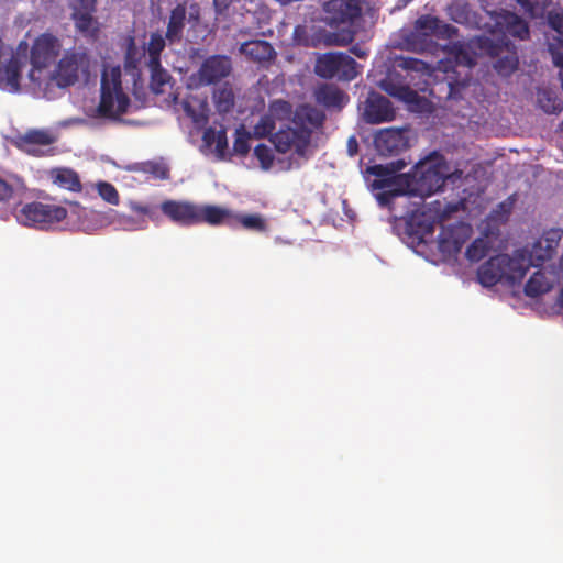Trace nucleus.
<instances>
[{"mask_svg":"<svg viewBox=\"0 0 563 563\" xmlns=\"http://www.w3.org/2000/svg\"><path fill=\"white\" fill-rule=\"evenodd\" d=\"M449 176V166L443 157L418 163L412 173L399 174L390 179V189L382 195L390 197H417L421 205L426 198L440 191Z\"/></svg>","mask_w":563,"mask_h":563,"instance_id":"obj_1","label":"nucleus"},{"mask_svg":"<svg viewBox=\"0 0 563 563\" xmlns=\"http://www.w3.org/2000/svg\"><path fill=\"white\" fill-rule=\"evenodd\" d=\"M325 114L310 104H300L294 111L292 126L279 129L272 135V143L279 153L294 151L298 156L307 158V151L312 134L323 125Z\"/></svg>","mask_w":563,"mask_h":563,"instance_id":"obj_2","label":"nucleus"},{"mask_svg":"<svg viewBox=\"0 0 563 563\" xmlns=\"http://www.w3.org/2000/svg\"><path fill=\"white\" fill-rule=\"evenodd\" d=\"M531 264L525 250H516L512 255L498 254L478 267L477 280L487 288L498 283L515 286L521 283Z\"/></svg>","mask_w":563,"mask_h":563,"instance_id":"obj_3","label":"nucleus"},{"mask_svg":"<svg viewBox=\"0 0 563 563\" xmlns=\"http://www.w3.org/2000/svg\"><path fill=\"white\" fill-rule=\"evenodd\" d=\"M131 104L130 97L122 87L120 66L104 68L101 75L100 101L97 114L109 120H119Z\"/></svg>","mask_w":563,"mask_h":563,"instance_id":"obj_4","label":"nucleus"},{"mask_svg":"<svg viewBox=\"0 0 563 563\" xmlns=\"http://www.w3.org/2000/svg\"><path fill=\"white\" fill-rule=\"evenodd\" d=\"M14 216L24 227L44 230L65 220L67 210L54 203L32 201L16 209Z\"/></svg>","mask_w":563,"mask_h":563,"instance_id":"obj_5","label":"nucleus"},{"mask_svg":"<svg viewBox=\"0 0 563 563\" xmlns=\"http://www.w3.org/2000/svg\"><path fill=\"white\" fill-rule=\"evenodd\" d=\"M356 60L346 53L329 52L320 55L314 65V73L323 79L336 78L351 81L358 75Z\"/></svg>","mask_w":563,"mask_h":563,"instance_id":"obj_6","label":"nucleus"},{"mask_svg":"<svg viewBox=\"0 0 563 563\" xmlns=\"http://www.w3.org/2000/svg\"><path fill=\"white\" fill-rule=\"evenodd\" d=\"M233 71L232 58L224 54H214L206 57L190 80L196 87L217 85L231 76Z\"/></svg>","mask_w":563,"mask_h":563,"instance_id":"obj_7","label":"nucleus"},{"mask_svg":"<svg viewBox=\"0 0 563 563\" xmlns=\"http://www.w3.org/2000/svg\"><path fill=\"white\" fill-rule=\"evenodd\" d=\"M89 57L81 51H67L52 74V79L59 88L75 85L80 74L89 70Z\"/></svg>","mask_w":563,"mask_h":563,"instance_id":"obj_8","label":"nucleus"},{"mask_svg":"<svg viewBox=\"0 0 563 563\" xmlns=\"http://www.w3.org/2000/svg\"><path fill=\"white\" fill-rule=\"evenodd\" d=\"M60 48V41L52 33H43L34 40L30 54L32 69L29 73V77L32 81H40L36 71H41L54 63Z\"/></svg>","mask_w":563,"mask_h":563,"instance_id":"obj_9","label":"nucleus"},{"mask_svg":"<svg viewBox=\"0 0 563 563\" xmlns=\"http://www.w3.org/2000/svg\"><path fill=\"white\" fill-rule=\"evenodd\" d=\"M323 12L329 26H350L362 15V0H329L323 3Z\"/></svg>","mask_w":563,"mask_h":563,"instance_id":"obj_10","label":"nucleus"},{"mask_svg":"<svg viewBox=\"0 0 563 563\" xmlns=\"http://www.w3.org/2000/svg\"><path fill=\"white\" fill-rule=\"evenodd\" d=\"M471 227L459 223L444 228L438 238V249L443 260L454 258L468 239Z\"/></svg>","mask_w":563,"mask_h":563,"instance_id":"obj_11","label":"nucleus"},{"mask_svg":"<svg viewBox=\"0 0 563 563\" xmlns=\"http://www.w3.org/2000/svg\"><path fill=\"white\" fill-rule=\"evenodd\" d=\"M563 235V230L552 228L543 232L533 244L530 251H526L527 257L531 258V266H540L544 261L552 258Z\"/></svg>","mask_w":563,"mask_h":563,"instance_id":"obj_12","label":"nucleus"},{"mask_svg":"<svg viewBox=\"0 0 563 563\" xmlns=\"http://www.w3.org/2000/svg\"><path fill=\"white\" fill-rule=\"evenodd\" d=\"M162 213L172 222L190 227L198 224V205L187 200L168 199L161 203Z\"/></svg>","mask_w":563,"mask_h":563,"instance_id":"obj_13","label":"nucleus"},{"mask_svg":"<svg viewBox=\"0 0 563 563\" xmlns=\"http://www.w3.org/2000/svg\"><path fill=\"white\" fill-rule=\"evenodd\" d=\"M374 145L382 156H394L408 148L406 131L387 128L378 131L374 136Z\"/></svg>","mask_w":563,"mask_h":563,"instance_id":"obj_14","label":"nucleus"},{"mask_svg":"<svg viewBox=\"0 0 563 563\" xmlns=\"http://www.w3.org/2000/svg\"><path fill=\"white\" fill-rule=\"evenodd\" d=\"M57 141V136L49 130L31 129L16 139V146L33 156H42L45 152L42 147H47Z\"/></svg>","mask_w":563,"mask_h":563,"instance_id":"obj_15","label":"nucleus"},{"mask_svg":"<svg viewBox=\"0 0 563 563\" xmlns=\"http://www.w3.org/2000/svg\"><path fill=\"white\" fill-rule=\"evenodd\" d=\"M423 217L424 216L422 213L418 214L416 211H413L409 217H398V222L396 224L398 233L412 242H423L424 236L433 231V224L426 221Z\"/></svg>","mask_w":563,"mask_h":563,"instance_id":"obj_16","label":"nucleus"},{"mask_svg":"<svg viewBox=\"0 0 563 563\" xmlns=\"http://www.w3.org/2000/svg\"><path fill=\"white\" fill-rule=\"evenodd\" d=\"M394 118L395 110L390 101L377 92H371L365 104V121L371 124H378L391 121Z\"/></svg>","mask_w":563,"mask_h":563,"instance_id":"obj_17","label":"nucleus"},{"mask_svg":"<svg viewBox=\"0 0 563 563\" xmlns=\"http://www.w3.org/2000/svg\"><path fill=\"white\" fill-rule=\"evenodd\" d=\"M239 52L247 59L260 64H269L276 58V51L264 40H252L240 45Z\"/></svg>","mask_w":563,"mask_h":563,"instance_id":"obj_18","label":"nucleus"},{"mask_svg":"<svg viewBox=\"0 0 563 563\" xmlns=\"http://www.w3.org/2000/svg\"><path fill=\"white\" fill-rule=\"evenodd\" d=\"M380 88L389 96L408 104H418L422 99L408 84L398 81L394 74H389L380 81Z\"/></svg>","mask_w":563,"mask_h":563,"instance_id":"obj_19","label":"nucleus"},{"mask_svg":"<svg viewBox=\"0 0 563 563\" xmlns=\"http://www.w3.org/2000/svg\"><path fill=\"white\" fill-rule=\"evenodd\" d=\"M232 220L233 213L229 209L213 205H198V224L219 225L225 223L234 228Z\"/></svg>","mask_w":563,"mask_h":563,"instance_id":"obj_20","label":"nucleus"},{"mask_svg":"<svg viewBox=\"0 0 563 563\" xmlns=\"http://www.w3.org/2000/svg\"><path fill=\"white\" fill-rule=\"evenodd\" d=\"M317 101L328 109H342L349 101L347 95L340 88L324 84L316 91Z\"/></svg>","mask_w":563,"mask_h":563,"instance_id":"obj_21","label":"nucleus"},{"mask_svg":"<svg viewBox=\"0 0 563 563\" xmlns=\"http://www.w3.org/2000/svg\"><path fill=\"white\" fill-rule=\"evenodd\" d=\"M186 3L177 4L169 14V20L167 24V30L165 34V38L170 43L179 42L183 37V31L185 27L186 21Z\"/></svg>","mask_w":563,"mask_h":563,"instance_id":"obj_22","label":"nucleus"},{"mask_svg":"<svg viewBox=\"0 0 563 563\" xmlns=\"http://www.w3.org/2000/svg\"><path fill=\"white\" fill-rule=\"evenodd\" d=\"M95 12L70 15L76 31L88 41H96L99 37L100 24L93 16Z\"/></svg>","mask_w":563,"mask_h":563,"instance_id":"obj_23","label":"nucleus"},{"mask_svg":"<svg viewBox=\"0 0 563 563\" xmlns=\"http://www.w3.org/2000/svg\"><path fill=\"white\" fill-rule=\"evenodd\" d=\"M52 181L62 189L79 192L82 189L78 174L70 168H54L49 173Z\"/></svg>","mask_w":563,"mask_h":563,"instance_id":"obj_24","label":"nucleus"},{"mask_svg":"<svg viewBox=\"0 0 563 563\" xmlns=\"http://www.w3.org/2000/svg\"><path fill=\"white\" fill-rule=\"evenodd\" d=\"M553 280L542 271L534 272L525 286V294L534 298L548 292L552 288Z\"/></svg>","mask_w":563,"mask_h":563,"instance_id":"obj_25","label":"nucleus"},{"mask_svg":"<svg viewBox=\"0 0 563 563\" xmlns=\"http://www.w3.org/2000/svg\"><path fill=\"white\" fill-rule=\"evenodd\" d=\"M537 101L539 107L548 114H558L563 110V100L551 89H539Z\"/></svg>","mask_w":563,"mask_h":563,"instance_id":"obj_26","label":"nucleus"},{"mask_svg":"<svg viewBox=\"0 0 563 563\" xmlns=\"http://www.w3.org/2000/svg\"><path fill=\"white\" fill-rule=\"evenodd\" d=\"M506 32L521 41L528 40L530 36V30L528 23L516 13L508 12L505 18Z\"/></svg>","mask_w":563,"mask_h":563,"instance_id":"obj_27","label":"nucleus"},{"mask_svg":"<svg viewBox=\"0 0 563 563\" xmlns=\"http://www.w3.org/2000/svg\"><path fill=\"white\" fill-rule=\"evenodd\" d=\"M233 223L240 224L243 229L254 232H266L268 224L266 219L260 213H233Z\"/></svg>","mask_w":563,"mask_h":563,"instance_id":"obj_28","label":"nucleus"},{"mask_svg":"<svg viewBox=\"0 0 563 563\" xmlns=\"http://www.w3.org/2000/svg\"><path fill=\"white\" fill-rule=\"evenodd\" d=\"M213 102L219 113H229L235 103V97L231 85L225 82L213 91Z\"/></svg>","mask_w":563,"mask_h":563,"instance_id":"obj_29","label":"nucleus"},{"mask_svg":"<svg viewBox=\"0 0 563 563\" xmlns=\"http://www.w3.org/2000/svg\"><path fill=\"white\" fill-rule=\"evenodd\" d=\"M26 189L19 177L4 179L0 177V202H7Z\"/></svg>","mask_w":563,"mask_h":563,"instance_id":"obj_30","label":"nucleus"},{"mask_svg":"<svg viewBox=\"0 0 563 563\" xmlns=\"http://www.w3.org/2000/svg\"><path fill=\"white\" fill-rule=\"evenodd\" d=\"M166 46L165 38L158 32L152 33L147 43L148 66L158 67L161 63V54Z\"/></svg>","mask_w":563,"mask_h":563,"instance_id":"obj_31","label":"nucleus"},{"mask_svg":"<svg viewBox=\"0 0 563 563\" xmlns=\"http://www.w3.org/2000/svg\"><path fill=\"white\" fill-rule=\"evenodd\" d=\"M152 75L150 80V88L151 91L155 95H161L165 92V86L170 80V75L162 68V65L159 64L158 67L150 66Z\"/></svg>","mask_w":563,"mask_h":563,"instance_id":"obj_32","label":"nucleus"},{"mask_svg":"<svg viewBox=\"0 0 563 563\" xmlns=\"http://www.w3.org/2000/svg\"><path fill=\"white\" fill-rule=\"evenodd\" d=\"M251 132L243 125L239 126L234 132L233 154L245 157L251 150Z\"/></svg>","mask_w":563,"mask_h":563,"instance_id":"obj_33","label":"nucleus"},{"mask_svg":"<svg viewBox=\"0 0 563 563\" xmlns=\"http://www.w3.org/2000/svg\"><path fill=\"white\" fill-rule=\"evenodd\" d=\"M490 250V243L487 238L475 239L466 249L465 255L471 262H479Z\"/></svg>","mask_w":563,"mask_h":563,"instance_id":"obj_34","label":"nucleus"},{"mask_svg":"<svg viewBox=\"0 0 563 563\" xmlns=\"http://www.w3.org/2000/svg\"><path fill=\"white\" fill-rule=\"evenodd\" d=\"M548 51L552 57V63L559 68V79L563 90V38L553 37V41L549 43Z\"/></svg>","mask_w":563,"mask_h":563,"instance_id":"obj_35","label":"nucleus"},{"mask_svg":"<svg viewBox=\"0 0 563 563\" xmlns=\"http://www.w3.org/2000/svg\"><path fill=\"white\" fill-rule=\"evenodd\" d=\"M518 57L515 54H509L498 58L494 64V69L503 77L510 76L518 68Z\"/></svg>","mask_w":563,"mask_h":563,"instance_id":"obj_36","label":"nucleus"},{"mask_svg":"<svg viewBox=\"0 0 563 563\" xmlns=\"http://www.w3.org/2000/svg\"><path fill=\"white\" fill-rule=\"evenodd\" d=\"M397 66L405 70L420 74H429L431 70L428 63L415 57H399L397 59Z\"/></svg>","mask_w":563,"mask_h":563,"instance_id":"obj_37","label":"nucleus"},{"mask_svg":"<svg viewBox=\"0 0 563 563\" xmlns=\"http://www.w3.org/2000/svg\"><path fill=\"white\" fill-rule=\"evenodd\" d=\"M142 172L152 175L156 179H168L169 168L164 162L148 161L142 164Z\"/></svg>","mask_w":563,"mask_h":563,"instance_id":"obj_38","label":"nucleus"},{"mask_svg":"<svg viewBox=\"0 0 563 563\" xmlns=\"http://www.w3.org/2000/svg\"><path fill=\"white\" fill-rule=\"evenodd\" d=\"M275 120L272 115H263L260 121L254 125L253 134L257 139H264L272 135L275 130Z\"/></svg>","mask_w":563,"mask_h":563,"instance_id":"obj_39","label":"nucleus"},{"mask_svg":"<svg viewBox=\"0 0 563 563\" xmlns=\"http://www.w3.org/2000/svg\"><path fill=\"white\" fill-rule=\"evenodd\" d=\"M439 22V18L424 14L418 18L415 22V29L420 31L422 34L429 36L434 35V31L437 30Z\"/></svg>","mask_w":563,"mask_h":563,"instance_id":"obj_40","label":"nucleus"},{"mask_svg":"<svg viewBox=\"0 0 563 563\" xmlns=\"http://www.w3.org/2000/svg\"><path fill=\"white\" fill-rule=\"evenodd\" d=\"M254 156L258 159L262 169L268 170L273 166L274 154L267 145H256L254 148Z\"/></svg>","mask_w":563,"mask_h":563,"instance_id":"obj_41","label":"nucleus"},{"mask_svg":"<svg viewBox=\"0 0 563 563\" xmlns=\"http://www.w3.org/2000/svg\"><path fill=\"white\" fill-rule=\"evenodd\" d=\"M98 194L100 197L110 205H119L120 197L117 188L107 181H100L97 185Z\"/></svg>","mask_w":563,"mask_h":563,"instance_id":"obj_42","label":"nucleus"},{"mask_svg":"<svg viewBox=\"0 0 563 563\" xmlns=\"http://www.w3.org/2000/svg\"><path fill=\"white\" fill-rule=\"evenodd\" d=\"M271 115L279 120L288 119L292 113V106L286 100H274L269 104Z\"/></svg>","mask_w":563,"mask_h":563,"instance_id":"obj_43","label":"nucleus"},{"mask_svg":"<svg viewBox=\"0 0 563 563\" xmlns=\"http://www.w3.org/2000/svg\"><path fill=\"white\" fill-rule=\"evenodd\" d=\"M97 0H71L69 8L71 9L70 15H76L87 12H96Z\"/></svg>","mask_w":563,"mask_h":563,"instance_id":"obj_44","label":"nucleus"},{"mask_svg":"<svg viewBox=\"0 0 563 563\" xmlns=\"http://www.w3.org/2000/svg\"><path fill=\"white\" fill-rule=\"evenodd\" d=\"M214 153L219 161H224L228 155V137L225 129L219 130V135L216 140Z\"/></svg>","mask_w":563,"mask_h":563,"instance_id":"obj_45","label":"nucleus"},{"mask_svg":"<svg viewBox=\"0 0 563 563\" xmlns=\"http://www.w3.org/2000/svg\"><path fill=\"white\" fill-rule=\"evenodd\" d=\"M457 34V27L452 24L444 23L439 19L437 30L434 31V36L442 40H451L456 37Z\"/></svg>","mask_w":563,"mask_h":563,"instance_id":"obj_46","label":"nucleus"},{"mask_svg":"<svg viewBox=\"0 0 563 563\" xmlns=\"http://www.w3.org/2000/svg\"><path fill=\"white\" fill-rule=\"evenodd\" d=\"M549 26L558 33V37L563 38V13L556 11H550L548 13Z\"/></svg>","mask_w":563,"mask_h":563,"instance_id":"obj_47","label":"nucleus"},{"mask_svg":"<svg viewBox=\"0 0 563 563\" xmlns=\"http://www.w3.org/2000/svg\"><path fill=\"white\" fill-rule=\"evenodd\" d=\"M141 57V54L135 45L134 40L131 37L128 44L125 59L126 64L130 65L132 63H136Z\"/></svg>","mask_w":563,"mask_h":563,"instance_id":"obj_48","label":"nucleus"},{"mask_svg":"<svg viewBox=\"0 0 563 563\" xmlns=\"http://www.w3.org/2000/svg\"><path fill=\"white\" fill-rule=\"evenodd\" d=\"M132 209L140 214L147 216L151 220H155L157 218V213L155 208L148 206V205H139L134 203L132 206Z\"/></svg>","mask_w":563,"mask_h":563,"instance_id":"obj_49","label":"nucleus"},{"mask_svg":"<svg viewBox=\"0 0 563 563\" xmlns=\"http://www.w3.org/2000/svg\"><path fill=\"white\" fill-rule=\"evenodd\" d=\"M219 131L213 128H207L202 134V141L207 146H211L216 143Z\"/></svg>","mask_w":563,"mask_h":563,"instance_id":"obj_50","label":"nucleus"},{"mask_svg":"<svg viewBox=\"0 0 563 563\" xmlns=\"http://www.w3.org/2000/svg\"><path fill=\"white\" fill-rule=\"evenodd\" d=\"M358 152V143L355 136H351L347 140V153L350 156L356 155Z\"/></svg>","mask_w":563,"mask_h":563,"instance_id":"obj_51","label":"nucleus"},{"mask_svg":"<svg viewBox=\"0 0 563 563\" xmlns=\"http://www.w3.org/2000/svg\"><path fill=\"white\" fill-rule=\"evenodd\" d=\"M444 48H448L450 53H453L456 56L463 53V46L460 43H454L451 46H445Z\"/></svg>","mask_w":563,"mask_h":563,"instance_id":"obj_52","label":"nucleus"},{"mask_svg":"<svg viewBox=\"0 0 563 563\" xmlns=\"http://www.w3.org/2000/svg\"><path fill=\"white\" fill-rule=\"evenodd\" d=\"M232 0H213V3L218 11H223L229 7Z\"/></svg>","mask_w":563,"mask_h":563,"instance_id":"obj_53","label":"nucleus"},{"mask_svg":"<svg viewBox=\"0 0 563 563\" xmlns=\"http://www.w3.org/2000/svg\"><path fill=\"white\" fill-rule=\"evenodd\" d=\"M351 51L358 58H364L367 55V53L364 49H362V48H360L357 46H353Z\"/></svg>","mask_w":563,"mask_h":563,"instance_id":"obj_54","label":"nucleus"},{"mask_svg":"<svg viewBox=\"0 0 563 563\" xmlns=\"http://www.w3.org/2000/svg\"><path fill=\"white\" fill-rule=\"evenodd\" d=\"M354 38V33L353 32H347L343 35V41L341 42V44L345 45V44H349L350 42H352Z\"/></svg>","mask_w":563,"mask_h":563,"instance_id":"obj_55","label":"nucleus"},{"mask_svg":"<svg viewBox=\"0 0 563 563\" xmlns=\"http://www.w3.org/2000/svg\"><path fill=\"white\" fill-rule=\"evenodd\" d=\"M385 167L382 165H375L372 168V173L376 176H382L384 174Z\"/></svg>","mask_w":563,"mask_h":563,"instance_id":"obj_56","label":"nucleus"},{"mask_svg":"<svg viewBox=\"0 0 563 563\" xmlns=\"http://www.w3.org/2000/svg\"><path fill=\"white\" fill-rule=\"evenodd\" d=\"M70 122L76 123V124H81L85 122V120L84 119H71Z\"/></svg>","mask_w":563,"mask_h":563,"instance_id":"obj_57","label":"nucleus"},{"mask_svg":"<svg viewBox=\"0 0 563 563\" xmlns=\"http://www.w3.org/2000/svg\"><path fill=\"white\" fill-rule=\"evenodd\" d=\"M498 207H499L500 209H503V210L505 211V213H506V214H509V212H510V211H509V209H506L505 203H500Z\"/></svg>","mask_w":563,"mask_h":563,"instance_id":"obj_58","label":"nucleus"},{"mask_svg":"<svg viewBox=\"0 0 563 563\" xmlns=\"http://www.w3.org/2000/svg\"><path fill=\"white\" fill-rule=\"evenodd\" d=\"M560 302L563 306V287H562V290L560 292Z\"/></svg>","mask_w":563,"mask_h":563,"instance_id":"obj_59","label":"nucleus"},{"mask_svg":"<svg viewBox=\"0 0 563 563\" xmlns=\"http://www.w3.org/2000/svg\"><path fill=\"white\" fill-rule=\"evenodd\" d=\"M521 5H526V0H518Z\"/></svg>","mask_w":563,"mask_h":563,"instance_id":"obj_60","label":"nucleus"},{"mask_svg":"<svg viewBox=\"0 0 563 563\" xmlns=\"http://www.w3.org/2000/svg\"><path fill=\"white\" fill-rule=\"evenodd\" d=\"M560 129H561V131H563V119H562V122L560 124Z\"/></svg>","mask_w":563,"mask_h":563,"instance_id":"obj_61","label":"nucleus"}]
</instances>
